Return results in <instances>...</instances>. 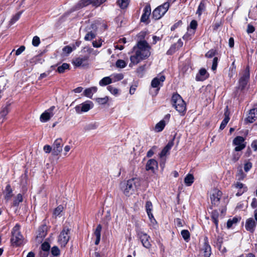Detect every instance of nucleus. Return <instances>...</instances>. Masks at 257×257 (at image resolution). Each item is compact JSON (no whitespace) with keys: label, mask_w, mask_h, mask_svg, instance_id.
Returning <instances> with one entry per match:
<instances>
[{"label":"nucleus","mask_w":257,"mask_h":257,"mask_svg":"<svg viewBox=\"0 0 257 257\" xmlns=\"http://www.w3.org/2000/svg\"><path fill=\"white\" fill-rule=\"evenodd\" d=\"M97 90V88L95 86L91 87L86 89L84 92V95L89 98H92L93 94Z\"/></svg>","instance_id":"obj_24"},{"label":"nucleus","mask_w":257,"mask_h":257,"mask_svg":"<svg viewBox=\"0 0 257 257\" xmlns=\"http://www.w3.org/2000/svg\"><path fill=\"white\" fill-rule=\"evenodd\" d=\"M93 106V103L90 101H86L75 107V109L77 113H81L83 112H87Z\"/></svg>","instance_id":"obj_10"},{"label":"nucleus","mask_w":257,"mask_h":257,"mask_svg":"<svg viewBox=\"0 0 257 257\" xmlns=\"http://www.w3.org/2000/svg\"><path fill=\"white\" fill-rule=\"evenodd\" d=\"M249 78V72L248 71H246L243 72L242 76L241 77L239 80L238 89L242 90L246 86L248 80Z\"/></svg>","instance_id":"obj_15"},{"label":"nucleus","mask_w":257,"mask_h":257,"mask_svg":"<svg viewBox=\"0 0 257 257\" xmlns=\"http://www.w3.org/2000/svg\"><path fill=\"white\" fill-rule=\"evenodd\" d=\"M245 176L246 175L243 173L241 170H240L237 174V177L238 178V180H243Z\"/></svg>","instance_id":"obj_60"},{"label":"nucleus","mask_w":257,"mask_h":257,"mask_svg":"<svg viewBox=\"0 0 257 257\" xmlns=\"http://www.w3.org/2000/svg\"><path fill=\"white\" fill-rule=\"evenodd\" d=\"M112 83L110 76L103 77L99 82V84L101 86H104Z\"/></svg>","instance_id":"obj_32"},{"label":"nucleus","mask_w":257,"mask_h":257,"mask_svg":"<svg viewBox=\"0 0 257 257\" xmlns=\"http://www.w3.org/2000/svg\"><path fill=\"white\" fill-rule=\"evenodd\" d=\"M252 167V164L249 162H246L244 165V170L246 172H247Z\"/></svg>","instance_id":"obj_56"},{"label":"nucleus","mask_w":257,"mask_h":257,"mask_svg":"<svg viewBox=\"0 0 257 257\" xmlns=\"http://www.w3.org/2000/svg\"><path fill=\"white\" fill-rule=\"evenodd\" d=\"M62 50L64 53L69 54L72 51V49L70 46H66L63 48Z\"/></svg>","instance_id":"obj_59"},{"label":"nucleus","mask_w":257,"mask_h":257,"mask_svg":"<svg viewBox=\"0 0 257 257\" xmlns=\"http://www.w3.org/2000/svg\"><path fill=\"white\" fill-rule=\"evenodd\" d=\"M88 56H80L73 60L72 63L76 67H85L88 65Z\"/></svg>","instance_id":"obj_12"},{"label":"nucleus","mask_w":257,"mask_h":257,"mask_svg":"<svg viewBox=\"0 0 257 257\" xmlns=\"http://www.w3.org/2000/svg\"><path fill=\"white\" fill-rule=\"evenodd\" d=\"M9 105L5 106L0 112V119H2V123L6 119V116L9 112Z\"/></svg>","instance_id":"obj_28"},{"label":"nucleus","mask_w":257,"mask_h":257,"mask_svg":"<svg viewBox=\"0 0 257 257\" xmlns=\"http://www.w3.org/2000/svg\"><path fill=\"white\" fill-rule=\"evenodd\" d=\"M182 25V21L181 20L178 21L177 23L174 24L171 27V30L174 31L177 28L180 26Z\"/></svg>","instance_id":"obj_63"},{"label":"nucleus","mask_w":257,"mask_h":257,"mask_svg":"<svg viewBox=\"0 0 257 257\" xmlns=\"http://www.w3.org/2000/svg\"><path fill=\"white\" fill-rule=\"evenodd\" d=\"M144 13L141 17V21L143 22H146L151 15V8L150 5H148L145 6Z\"/></svg>","instance_id":"obj_21"},{"label":"nucleus","mask_w":257,"mask_h":257,"mask_svg":"<svg viewBox=\"0 0 257 257\" xmlns=\"http://www.w3.org/2000/svg\"><path fill=\"white\" fill-rule=\"evenodd\" d=\"M23 201V196L21 194H19L17 195L16 199L14 201L13 204L15 206H17L19 204L22 202Z\"/></svg>","instance_id":"obj_48"},{"label":"nucleus","mask_w":257,"mask_h":257,"mask_svg":"<svg viewBox=\"0 0 257 257\" xmlns=\"http://www.w3.org/2000/svg\"><path fill=\"white\" fill-rule=\"evenodd\" d=\"M70 239V229L66 226H64L60 232L58 239V242L64 247L68 243Z\"/></svg>","instance_id":"obj_6"},{"label":"nucleus","mask_w":257,"mask_h":257,"mask_svg":"<svg viewBox=\"0 0 257 257\" xmlns=\"http://www.w3.org/2000/svg\"><path fill=\"white\" fill-rule=\"evenodd\" d=\"M173 142L172 141L169 142L167 145L165 147V148L161 151L160 156L161 157H163L165 156L167 153L169 152L170 149L173 146Z\"/></svg>","instance_id":"obj_27"},{"label":"nucleus","mask_w":257,"mask_h":257,"mask_svg":"<svg viewBox=\"0 0 257 257\" xmlns=\"http://www.w3.org/2000/svg\"><path fill=\"white\" fill-rule=\"evenodd\" d=\"M13 196L12 189L9 185L6 186L5 197L7 200H9Z\"/></svg>","instance_id":"obj_37"},{"label":"nucleus","mask_w":257,"mask_h":257,"mask_svg":"<svg viewBox=\"0 0 257 257\" xmlns=\"http://www.w3.org/2000/svg\"><path fill=\"white\" fill-rule=\"evenodd\" d=\"M232 186L234 188L238 189V191L236 193V196H241L243 193L246 192L247 190L246 186H245L243 184L239 182H236V183H235L232 185Z\"/></svg>","instance_id":"obj_18"},{"label":"nucleus","mask_w":257,"mask_h":257,"mask_svg":"<svg viewBox=\"0 0 257 257\" xmlns=\"http://www.w3.org/2000/svg\"><path fill=\"white\" fill-rule=\"evenodd\" d=\"M194 182V177L192 174H188L184 179V182L185 184L189 186H190Z\"/></svg>","instance_id":"obj_38"},{"label":"nucleus","mask_w":257,"mask_h":257,"mask_svg":"<svg viewBox=\"0 0 257 257\" xmlns=\"http://www.w3.org/2000/svg\"><path fill=\"white\" fill-rule=\"evenodd\" d=\"M218 63V58L217 57H214L213 60L212 66V70L214 71L216 69Z\"/></svg>","instance_id":"obj_58"},{"label":"nucleus","mask_w":257,"mask_h":257,"mask_svg":"<svg viewBox=\"0 0 257 257\" xmlns=\"http://www.w3.org/2000/svg\"><path fill=\"white\" fill-rule=\"evenodd\" d=\"M63 207L61 205L58 206L54 211V214L57 216H58L60 213L62 211Z\"/></svg>","instance_id":"obj_55"},{"label":"nucleus","mask_w":257,"mask_h":257,"mask_svg":"<svg viewBox=\"0 0 257 257\" xmlns=\"http://www.w3.org/2000/svg\"><path fill=\"white\" fill-rule=\"evenodd\" d=\"M158 162L156 160L153 159L149 160L146 165V170L148 171H150L152 173H155V171L158 169Z\"/></svg>","instance_id":"obj_16"},{"label":"nucleus","mask_w":257,"mask_h":257,"mask_svg":"<svg viewBox=\"0 0 257 257\" xmlns=\"http://www.w3.org/2000/svg\"><path fill=\"white\" fill-rule=\"evenodd\" d=\"M50 248V245L49 243L47 242H44L41 245V248L43 251H47L48 252Z\"/></svg>","instance_id":"obj_50"},{"label":"nucleus","mask_w":257,"mask_h":257,"mask_svg":"<svg viewBox=\"0 0 257 257\" xmlns=\"http://www.w3.org/2000/svg\"><path fill=\"white\" fill-rule=\"evenodd\" d=\"M51 253L54 256H58L60 254V250L58 247L56 246H53L51 248Z\"/></svg>","instance_id":"obj_51"},{"label":"nucleus","mask_w":257,"mask_h":257,"mask_svg":"<svg viewBox=\"0 0 257 257\" xmlns=\"http://www.w3.org/2000/svg\"><path fill=\"white\" fill-rule=\"evenodd\" d=\"M20 226L16 224L12 230L11 241L13 245L19 246L23 242V237L20 231Z\"/></svg>","instance_id":"obj_3"},{"label":"nucleus","mask_w":257,"mask_h":257,"mask_svg":"<svg viewBox=\"0 0 257 257\" xmlns=\"http://www.w3.org/2000/svg\"><path fill=\"white\" fill-rule=\"evenodd\" d=\"M208 77V74L204 68H201L196 76V79L197 81H203Z\"/></svg>","instance_id":"obj_23"},{"label":"nucleus","mask_w":257,"mask_h":257,"mask_svg":"<svg viewBox=\"0 0 257 257\" xmlns=\"http://www.w3.org/2000/svg\"><path fill=\"white\" fill-rule=\"evenodd\" d=\"M55 107L54 106H52L50 107L49 109L45 110L40 117V120L42 122H45L48 121L54 115V113L53 112L54 110L55 109Z\"/></svg>","instance_id":"obj_11"},{"label":"nucleus","mask_w":257,"mask_h":257,"mask_svg":"<svg viewBox=\"0 0 257 257\" xmlns=\"http://www.w3.org/2000/svg\"><path fill=\"white\" fill-rule=\"evenodd\" d=\"M145 208L147 213L152 212L153 210V205L150 201H148L146 202Z\"/></svg>","instance_id":"obj_47"},{"label":"nucleus","mask_w":257,"mask_h":257,"mask_svg":"<svg viewBox=\"0 0 257 257\" xmlns=\"http://www.w3.org/2000/svg\"><path fill=\"white\" fill-rule=\"evenodd\" d=\"M221 196L222 192L220 190L217 189H214L213 191V193L210 196L212 203L214 205H217Z\"/></svg>","instance_id":"obj_17"},{"label":"nucleus","mask_w":257,"mask_h":257,"mask_svg":"<svg viewBox=\"0 0 257 257\" xmlns=\"http://www.w3.org/2000/svg\"><path fill=\"white\" fill-rule=\"evenodd\" d=\"M62 139H56L53 145L52 154L54 156L59 155L62 151L63 146Z\"/></svg>","instance_id":"obj_14"},{"label":"nucleus","mask_w":257,"mask_h":257,"mask_svg":"<svg viewBox=\"0 0 257 257\" xmlns=\"http://www.w3.org/2000/svg\"><path fill=\"white\" fill-rule=\"evenodd\" d=\"M205 8H206V2L204 0H203L200 2V3L198 6L196 14H198L199 16H201L202 12H203L205 10Z\"/></svg>","instance_id":"obj_34"},{"label":"nucleus","mask_w":257,"mask_h":257,"mask_svg":"<svg viewBox=\"0 0 257 257\" xmlns=\"http://www.w3.org/2000/svg\"><path fill=\"white\" fill-rule=\"evenodd\" d=\"M170 7L169 2H166L156 8L153 12L152 16L155 20L161 19L168 11Z\"/></svg>","instance_id":"obj_5"},{"label":"nucleus","mask_w":257,"mask_h":257,"mask_svg":"<svg viewBox=\"0 0 257 257\" xmlns=\"http://www.w3.org/2000/svg\"><path fill=\"white\" fill-rule=\"evenodd\" d=\"M218 216H219V213L217 210H213L211 213V219L213 222V223L215 224L216 226V231H218Z\"/></svg>","instance_id":"obj_26"},{"label":"nucleus","mask_w":257,"mask_h":257,"mask_svg":"<svg viewBox=\"0 0 257 257\" xmlns=\"http://www.w3.org/2000/svg\"><path fill=\"white\" fill-rule=\"evenodd\" d=\"M224 115V118L221 122V124L220 125V127H219L220 130H222L225 128V126L226 125V124H227V123L228 122V121L230 119L229 112L228 110V106H226L225 109Z\"/></svg>","instance_id":"obj_22"},{"label":"nucleus","mask_w":257,"mask_h":257,"mask_svg":"<svg viewBox=\"0 0 257 257\" xmlns=\"http://www.w3.org/2000/svg\"><path fill=\"white\" fill-rule=\"evenodd\" d=\"M233 144L236 146L234 148V151L235 152L240 151L245 147L244 139L242 137L240 136H238L234 138L233 141Z\"/></svg>","instance_id":"obj_13"},{"label":"nucleus","mask_w":257,"mask_h":257,"mask_svg":"<svg viewBox=\"0 0 257 257\" xmlns=\"http://www.w3.org/2000/svg\"><path fill=\"white\" fill-rule=\"evenodd\" d=\"M166 125V122L164 120H162L158 123H157L155 126V130L156 132H160L163 131L165 126Z\"/></svg>","instance_id":"obj_35"},{"label":"nucleus","mask_w":257,"mask_h":257,"mask_svg":"<svg viewBox=\"0 0 257 257\" xmlns=\"http://www.w3.org/2000/svg\"><path fill=\"white\" fill-rule=\"evenodd\" d=\"M240 156L241 153L235 151V152H233L232 153L231 161H232L233 163H235L239 160Z\"/></svg>","instance_id":"obj_46"},{"label":"nucleus","mask_w":257,"mask_h":257,"mask_svg":"<svg viewBox=\"0 0 257 257\" xmlns=\"http://www.w3.org/2000/svg\"><path fill=\"white\" fill-rule=\"evenodd\" d=\"M130 0H117V4L121 9H125L127 7Z\"/></svg>","instance_id":"obj_39"},{"label":"nucleus","mask_w":257,"mask_h":257,"mask_svg":"<svg viewBox=\"0 0 257 257\" xmlns=\"http://www.w3.org/2000/svg\"><path fill=\"white\" fill-rule=\"evenodd\" d=\"M107 89L110 92V93L115 96H117L119 95L120 91L119 89L116 87H113L112 85H109L107 87Z\"/></svg>","instance_id":"obj_33"},{"label":"nucleus","mask_w":257,"mask_h":257,"mask_svg":"<svg viewBox=\"0 0 257 257\" xmlns=\"http://www.w3.org/2000/svg\"><path fill=\"white\" fill-rule=\"evenodd\" d=\"M126 62L121 59H118L115 63V66L117 68H123L126 66Z\"/></svg>","instance_id":"obj_42"},{"label":"nucleus","mask_w":257,"mask_h":257,"mask_svg":"<svg viewBox=\"0 0 257 257\" xmlns=\"http://www.w3.org/2000/svg\"><path fill=\"white\" fill-rule=\"evenodd\" d=\"M43 150L46 153H49L51 151H52L53 149L49 145H45L43 148Z\"/></svg>","instance_id":"obj_64"},{"label":"nucleus","mask_w":257,"mask_h":257,"mask_svg":"<svg viewBox=\"0 0 257 257\" xmlns=\"http://www.w3.org/2000/svg\"><path fill=\"white\" fill-rule=\"evenodd\" d=\"M110 76L111 77V79L112 83L121 80L123 78V74L121 73L113 74L111 75Z\"/></svg>","instance_id":"obj_36"},{"label":"nucleus","mask_w":257,"mask_h":257,"mask_svg":"<svg viewBox=\"0 0 257 257\" xmlns=\"http://www.w3.org/2000/svg\"><path fill=\"white\" fill-rule=\"evenodd\" d=\"M204 245L202 248V250H203L204 256V257H209L211 253V246L209 244L208 242V238L207 237H205L204 239Z\"/></svg>","instance_id":"obj_19"},{"label":"nucleus","mask_w":257,"mask_h":257,"mask_svg":"<svg viewBox=\"0 0 257 257\" xmlns=\"http://www.w3.org/2000/svg\"><path fill=\"white\" fill-rule=\"evenodd\" d=\"M22 13V12H20L17 13L15 16H14L13 17L11 20L10 23L12 25L14 24L16 22H17L20 19Z\"/></svg>","instance_id":"obj_49"},{"label":"nucleus","mask_w":257,"mask_h":257,"mask_svg":"<svg viewBox=\"0 0 257 257\" xmlns=\"http://www.w3.org/2000/svg\"><path fill=\"white\" fill-rule=\"evenodd\" d=\"M106 0H80L76 6V10L80 9L89 5L98 7Z\"/></svg>","instance_id":"obj_7"},{"label":"nucleus","mask_w":257,"mask_h":257,"mask_svg":"<svg viewBox=\"0 0 257 257\" xmlns=\"http://www.w3.org/2000/svg\"><path fill=\"white\" fill-rule=\"evenodd\" d=\"M194 34L195 31L194 30H189L188 29L187 32L183 36V39L184 40L188 41L192 39Z\"/></svg>","instance_id":"obj_40"},{"label":"nucleus","mask_w":257,"mask_h":257,"mask_svg":"<svg viewBox=\"0 0 257 257\" xmlns=\"http://www.w3.org/2000/svg\"><path fill=\"white\" fill-rule=\"evenodd\" d=\"M25 50V47L24 46H21L19 49L16 51V55L18 56L23 53Z\"/></svg>","instance_id":"obj_62"},{"label":"nucleus","mask_w":257,"mask_h":257,"mask_svg":"<svg viewBox=\"0 0 257 257\" xmlns=\"http://www.w3.org/2000/svg\"><path fill=\"white\" fill-rule=\"evenodd\" d=\"M137 235L141 240L143 245L147 248H149L151 246L150 242L151 238L150 236L146 233L141 230H139L137 232Z\"/></svg>","instance_id":"obj_9"},{"label":"nucleus","mask_w":257,"mask_h":257,"mask_svg":"<svg viewBox=\"0 0 257 257\" xmlns=\"http://www.w3.org/2000/svg\"><path fill=\"white\" fill-rule=\"evenodd\" d=\"M40 43V40L39 37L38 36H35L33 37L32 40V44L35 47H37Z\"/></svg>","instance_id":"obj_53"},{"label":"nucleus","mask_w":257,"mask_h":257,"mask_svg":"<svg viewBox=\"0 0 257 257\" xmlns=\"http://www.w3.org/2000/svg\"><path fill=\"white\" fill-rule=\"evenodd\" d=\"M140 180L138 178H133L120 184V188L126 196L133 194L140 186Z\"/></svg>","instance_id":"obj_2"},{"label":"nucleus","mask_w":257,"mask_h":257,"mask_svg":"<svg viewBox=\"0 0 257 257\" xmlns=\"http://www.w3.org/2000/svg\"><path fill=\"white\" fill-rule=\"evenodd\" d=\"M216 54V51L214 49L209 50L205 55V56L208 58H212L215 56Z\"/></svg>","instance_id":"obj_57"},{"label":"nucleus","mask_w":257,"mask_h":257,"mask_svg":"<svg viewBox=\"0 0 257 257\" xmlns=\"http://www.w3.org/2000/svg\"><path fill=\"white\" fill-rule=\"evenodd\" d=\"M257 112V110L255 109H252L250 110L248 115L246 118L247 121L252 123L254 120V118L255 117V113Z\"/></svg>","instance_id":"obj_30"},{"label":"nucleus","mask_w":257,"mask_h":257,"mask_svg":"<svg viewBox=\"0 0 257 257\" xmlns=\"http://www.w3.org/2000/svg\"><path fill=\"white\" fill-rule=\"evenodd\" d=\"M197 26V23L195 20H193L191 22L190 24V27L192 29L191 30H194L195 31L196 29Z\"/></svg>","instance_id":"obj_61"},{"label":"nucleus","mask_w":257,"mask_h":257,"mask_svg":"<svg viewBox=\"0 0 257 257\" xmlns=\"http://www.w3.org/2000/svg\"><path fill=\"white\" fill-rule=\"evenodd\" d=\"M151 47L146 41H140L133 47L130 56V60L134 65L148 58L150 54Z\"/></svg>","instance_id":"obj_1"},{"label":"nucleus","mask_w":257,"mask_h":257,"mask_svg":"<svg viewBox=\"0 0 257 257\" xmlns=\"http://www.w3.org/2000/svg\"><path fill=\"white\" fill-rule=\"evenodd\" d=\"M239 219L236 217H234L232 219H229L227 222V227L229 228L232 226L233 224H236Z\"/></svg>","instance_id":"obj_43"},{"label":"nucleus","mask_w":257,"mask_h":257,"mask_svg":"<svg viewBox=\"0 0 257 257\" xmlns=\"http://www.w3.org/2000/svg\"><path fill=\"white\" fill-rule=\"evenodd\" d=\"M109 100V97L108 96H105L103 98H96V101L100 104H105Z\"/></svg>","instance_id":"obj_45"},{"label":"nucleus","mask_w":257,"mask_h":257,"mask_svg":"<svg viewBox=\"0 0 257 257\" xmlns=\"http://www.w3.org/2000/svg\"><path fill=\"white\" fill-rule=\"evenodd\" d=\"M245 227L247 231L253 232L255 227V222L254 219L252 218L247 219L246 221Z\"/></svg>","instance_id":"obj_20"},{"label":"nucleus","mask_w":257,"mask_h":257,"mask_svg":"<svg viewBox=\"0 0 257 257\" xmlns=\"http://www.w3.org/2000/svg\"><path fill=\"white\" fill-rule=\"evenodd\" d=\"M101 229H102L101 225L100 224H99L97 226V227L94 231V234L95 236L96 237L95 244L96 245L98 244L100 242Z\"/></svg>","instance_id":"obj_25"},{"label":"nucleus","mask_w":257,"mask_h":257,"mask_svg":"<svg viewBox=\"0 0 257 257\" xmlns=\"http://www.w3.org/2000/svg\"><path fill=\"white\" fill-rule=\"evenodd\" d=\"M95 34L92 32L88 33L85 36L84 39L86 41H90L94 38Z\"/></svg>","instance_id":"obj_52"},{"label":"nucleus","mask_w":257,"mask_h":257,"mask_svg":"<svg viewBox=\"0 0 257 257\" xmlns=\"http://www.w3.org/2000/svg\"><path fill=\"white\" fill-rule=\"evenodd\" d=\"M69 65L67 63H63L61 66H60L57 68V71L60 73H64L65 70L68 69Z\"/></svg>","instance_id":"obj_41"},{"label":"nucleus","mask_w":257,"mask_h":257,"mask_svg":"<svg viewBox=\"0 0 257 257\" xmlns=\"http://www.w3.org/2000/svg\"><path fill=\"white\" fill-rule=\"evenodd\" d=\"M165 80V77L164 75H160L154 78L151 82V87L156 88L154 95L158 93L160 87L163 85V83Z\"/></svg>","instance_id":"obj_8"},{"label":"nucleus","mask_w":257,"mask_h":257,"mask_svg":"<svg viewBox=\"0 0 257 257\" xmlns=\"http://www.w3.org/2000/svg\"><path fill=\"white\" fill-rule=\"evenodd\" d=\"M172 103L174 107L179 113H183L186 110V104L181 96L174 94L172 97Z\"/></svg>","instance_id":"obj_4"},{"label":"nucleus","mask_w":257,"mask_h":257,"mask_svg":"<svg viewBox=\"0 0 257 257\" xmlns=\"http://www.w3.org/2000/svg\"><path fill=\"white\" fill-rule=\"evenodd\" d=\"M183 46V42L180 39L178 40L177 42L174 45L172 46L170 50L168 51L167 54H171L172 52H174L176 50V47L178 48L181 47Z\"/></svg>","instance_id":"obj_29"},{"label":"nucleus","mask_w":257,"mask_h":257,"mask_svg":"<svg viewBox=\"0 0 257 257\" xmlns=\"http://www.w3.org/2000/svg\"><path fill=\"white\" fill-rule=\"evenodd\" d=\"M144 70L145 68L144 67L141 66L138 68L137 69V73L138 74V76L140 77H142L144 74Z\"/></svg>","instance_id":"obj_54"},{"label":"nucleus","mask_w":257,"mask_h":257,"mask_svg":"<svg viewBox=\"0 0 257 257\" xmlns=\"http://www.w3.org/2000/svg\"><path fill=\"white\" fill-rule=\"evenodd\" d=\"M181 233L185 241H188L190 238V233L189 231L188 230L184 229L181 231Z\"/></svg>","instance_id":"obj_44"},{"label":"nucleus","mask_w":257,"mask_h":257,"mask_svg":"<svg viewBox=\"0 0 257 257\" xmlns=\"http://www.w3.org/2000/svg\"><path fill=\"white\" fill-rule=\"evenodd\" d=\"M47 234V227L43 225L40 227L38 229V234L37 236V237L42 238L44 237Z\"/></svg>","instance_id":"obj_31"}]
</instances>
